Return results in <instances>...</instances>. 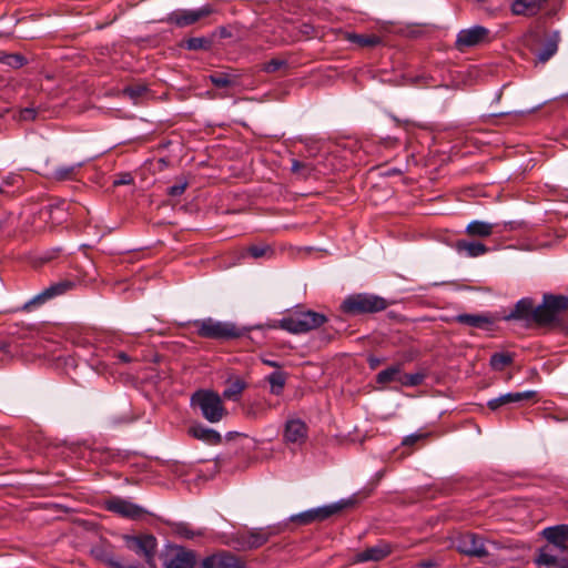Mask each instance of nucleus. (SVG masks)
Listing matches in <instances>:
<instances>
[{
    "mask_svg": "<svg viewBox=\"0 0 568 568\" xmlns=\"http://www.w3.org/2000/svg\"><path fill=\"white\" fill-rule=\"evenodd\" d=\"M59 247L48 248L38 254V264H45L57 258L60 254Z\"/></svg>",
    "mask_w": 568,
    "mask_h": 568,
    "instance_id": "a19ab883",
    "label": "nucleus"
},
{
    "mask_svg": "<svg viewBox=\"0 0 568 568\" xmlns=\"http://www.w3.org/2000/svg\"><path fill=\"white\" fill-rule=\"evenodd\" d=\"M276 534L272 528H255L237 532L233 537L234 547L237 550H251L263 546L271 536Z\"/></svg>",
    "mask_w": 568,
    "mask_h": 568,
    "instance_id": "0eeeda50",
    "label": "nucleus"
},
{
    "mask_svg": "<svg viewBox=\"0 0 568 568\" xmlns=\"http://www.w3.org/2000/svg\"><path fill=\"white\" fill-rule=\"evenodd\" d=\"M196 327V333L200 337L211 339H232L237 338L244 334L235 324L231 322H221L206 317L193 322Z\"/></svg>",
    "mask_w": 568,
    "mask_h": 568,
    "instance_id": "39448f33",
    "label": "nucleus"
},
{
    "mask_svg": "<svg viewBox=\"0 0 568 568\" xmlns=\"http://www.w3.org/2000/svg\"><path fill=\"white\" fill-rule=\"evenodd\" d=\"M536 396L535 390L514 392L499 395L498 397L491 398L487 402V406L491 410H497L501 406L510 405L514 403L525 402Z\"/></svg>",
    "mask_w": 568,
    "mask_h": 568,
    "instance_id": "a211bd4d",
    "label": "nucleus"
},
{
    "mask_svg": "<svg viewBox=\"0 0 568 568\" xmlns=\"http://www.w3.org/2000/svg\"><path fill=\"white\" fill-rule=\"evenodd\" d=\"M291 170L293 173L298 174L301 178L307 179L311 175L313 168L308 163L293 160Z\"/></svg>",
    "mask_w": 568,
    "mask_h": 568,
    "instance_id": "58836bf2",
    "label": "nucleus"
},
{
    "mask_svg": "<svg viewBox=\"0 0 568 568\" xmlns=\"http://www.w3.org/2000/svg\"><path fill=\"white\" fill-rule=\"evenodd\" d=\"M547 0H515L511 4V11L517 16L531 17L539 12Z\"/></svg>",
    "mask_w": 568,
    "mask_h": 568,
    "instance_id": "393cba45",
    "label": "nucleus"
},
{
    "mask_svg": "<svg viewBox=\"0 0 568 568\" xmlns=\"http://www.w3.org/2000/svg\"><path fill=\"white\" fill-rule=\"evenodd\" d=\"M490 31L483 26H473L463 29L457 33L455 47L464 51L467 48L480 45L489 42Z\"/></svg>",
    "mask_w": 568,
    "mask_h": 568,
    "instance_id": "f8f14e48",
    "label": "nucleus"
},
{
    "mask_svg": "<svg viewBox=\"0 0 568 568\" xmlns=\"http://www.w3.org/2000/svg\"><path fill=\"white\" fill-rule=\"evenodd\" d=\"M0 63L13 69L21 68L26 63V58L16 53H0Z\"/></svg>",
    "mask_w": 568,
    "mask_h": 568,
    "instance_id": "e433bc0d",
    "label": "nucleus"
},
{
    "mask_svg": "<svg viewBox=\"0 0 568 568\" xmlns=\"http://www.w3.org/2000/svg\"><path fill=\"white\" fill-rule=\"evenodd\" d=\"M266 381L270 383V392L273 395H281L286 383V373L274 371L267 375Z\"/></svg>",
    "mask_w": 568,
    "mask_h": 568,
    "instance_id": "c85d7f7f",
    "label": "nucleus"
},
{
    "mask_svg": "<svg viewBox=\"0 0 568 568\" xmlns=\"http://www.w3.org/2000/svg\"><path fill=\"white\" fill-rule=\"evenodd\" d=\"M20 118L22 120H34L36 119V110L33 108H26L21 111Z\"/></svg>",
    "mask_w": 568,
    "mask_h": 568,
    "instance_id": "3c124183",
    "label": "nucleus"
},
{
    "mask_svg": "<svg viewBox=\"0 0 568 568\" xmlns=\"http://www.w3.org/2000/svg\"><path fill=\"white\" fill-rule=\"evenodd\" d=\"M75 287V282L71 280H60L40 293H38V305L44 304L51 300L62 296Z\"/></svg>",
    "mask_w": 568,
    "mask_h": 568,
    "instance_id": "f3484780",
    "label": "nucleus"
},
{
    "mask_svg": "<svg viewBox=\"0 0 568 568\" xmlns=\"http://www.w3.org/2000/svg\"><path fill=\"white\" fill-rule=\"evenodd\" d=\"M145 91L146 88L144 85L128 87L124 89V94L135 100L140 98Z\"/></svg>",
    "mask_w": 568,
    "mask_h": 568,
    "instance_id": "a18cd8bd",
    "label": "nucleus"
},
{
    "mask_svg": "<svg viewBox=\"0 0 568 568\" xmlns=\"http://www.w3.org/2000/svg\"><path fill=\"white\" fill-rule=\"evenodd\" d=\"M400 373H402L400 365H398V364L397 365H392V366L381 371L376 375V382L378 384H387V383H390V382H399Z\"/></svg>",
    "mask_w": 568,
    "mask_h": 568,
    "instance_id": "c756f323",
    "label": "nucleus"
},
{
    "mask_svg": "<svg viewBox=\"0 0 568 568\" xmlns=\"http://www.w3.org/2000/svg\"><path fill=\"white\" fill-rule=\"evenodd\" d=\"M538 313L539 305L535 307L532 298L524 297L516 303L514 310L506 316V320H519L527 323L540 324Z\"/></svg>",
    "mask_w": 568,
    "mask_h": 568,
    "instance_id": "4468645a",
    "label": "nucleus"
},
{
    "mask_svg": "<svg viewBox=\"0 0 568 568\" xmlns=\"http://www.w3.org/2000/svg\"><path fill=\"white\" fill-rule=\"evenodd\" d=\"M558 568H568V552L559 555Z\"/></svg>",
    "mask_w": 568,
    "mask_h": 568,
    "instance_id": "864d4df0",
    "label": "nucleus"
},
{
    "mask_svg": "<svg viewBox=\"0 0 568 568\" xmlns=\"http://www.w3.org/2000/svg\"><path fill=\"white\" fill-rule=\"evenodd\" d=\"M186 187H187V181L180 180L179 182H176L175 184L171 185L168 189V194L173 197L180 196L184 193Z\"/></svg>",
    "mask_w": 568,
    "mask_h": 568,
    "instance_id": "c03bdc74",
    "label": "nucleus"
},
{
    "mask_svg": "<svg viewBox=\"0 0 568 568\" xmlns=\"http://www.w3.org/2000/svg\"><path fill=\"white\" fill-rule=\"evenodd\" d=\"M542 536L556 548L564 550L568 541V524L547 527L542 530Z\"/></svg>",
    "mask_w": 568,
    "mask_h": 568,
    "instance_id": "412c9836",
    "label": "nucleus"
},
{
    "mask_svg": "<svg viewBox=\"0 0 568 568\" xmlns=\"http://www.w3.org/2000/svg\"><path fill=\"white\" fill-rule=\"evenodd\" d=\"M244 388H245V383L237 379L234 383H232L226 389H224L223 396L225 398L231 399V398L240 395Z\"/></svg>",
    "mask_w": 568,
    "mask_h": 568,
    "instance_id": "ea45409f",
    "label": "nucleus"
},
{
    "mask_svg": "<svg viewBox=\"0 0 568 568\" xmlns=\"http://www.w3.org/2000/svg\"><path fill=\"white\" fill-rule=\"evenodd\" d=\"M416 566L418 568H437L439 567V562L435 559H425L419 561Z\"/></svg>",
    "mask_w": 568,
    "mask_h": 568,
    "instance_id": "09e8293b",
    "label": "nucleus"
},
{
    "mask_svg": "<svg viewBox=\"0 0 568 568\" xmlns=\"http://www.w3.org/2000/svg\"><path fill=\"white\" fill-rule=\"evenodd\" d=\"M559 555L551 554L548 550H541L536 558V564L547 568H558Z\"/></svg>",
    "mask_w": 568,
    "mask_h": 568,
    "instance_id": "c9c22d12",
    "label": "nucleus"
},
{
    "mask_svg": "<svg viewBox=\"0 0 568 568\" xmlns=\"http://www.w3.org/2000/svg\"><path fill=\"white\" fill-rule=\"evenodd\" d=\"M105 505L108 510L130 519H138L145 514L139 505L120 497L109 499Z\"/></svg>",
    "mask_w": 568,
    "mask_h": 568,
    "instance_id": "2eb2a0df",
    "label": "nucleus"
},
{
    "mask_svg": "<svg viewBox=\"0 0 568 568\" xmlns=\"http://www.w3.org/2000/svg\"><path fill=\"white\" fill-rule=\"evenodd\" d=\"M212 84L216 88L224 89L235 84V77L226 72H216L209 77Z\"/></svg>",
    "mask_w": 568,
    "mask_h": 568,
    "instance_id": "72a5a7b5",
    "label": "nucleus"
},
{
    "mask_svg": "<svg viewBox=\"0 0 568 568\" xmlns=\"http://www.w3.org/2000/svg\"><path fill=\"white\" fill-rule=\"evenodd\" d=\"M457 253L464 254L466 257H478L488 252V247L480 242L458 240L455 243Z\"/></svg>",
    "mask_w": 568,
    "mask_h": 568,
    "instance_id": "a878e982",
    "label": "nucleus"
},
{
    "mask_svg": "<svg viewBox=\"0 0 568 568\" xmlns=\"http://www.w3.org/2000/svg\"><path fill=\"white\" fill-rule=\"evenodd\" d=\"M348 40L353 43L358 44L363 48H373L381 43V39L377 36H365V34H357L352 33L348 36Z\"/></svg>",
    "mask_w": 568,
    "mask_h": 568,
    "instance_id": "473e14b6",
    "label": "nucleus"
},
{
    "mask_svg": "<svg viewBox=\"0 0 568 568\" xmlns=\"http://www.w3.org/2000/svg\"><path fill=\"white\" fill-rule=\"evenodd\" d=\"M268 252L272 253L270 246L267 245H252L247 247V253L253 258H260L265 256Z\"/></svg>",
    "mask_w": 568,
    "mask_h": 568,
    "instance_id": "37998d69",
    "label": "nucleus"
},
{
    "mask_svg": "<svg viewBox=\"0 0 568 568\" xmlns=\"http://www.w3.org/2000/svg\"><path fill=\"white\" fill-rule=\"evenodd\" d=\"M33 303H36V298H32V300L29 302V304H33Z\"/></svg>",
    "mask_w": 568,
    "mask_h": 568,
    "instance_id": "680f3d73",
    "label": "nucleus"
},
{
    "mask_svg": "<svg viewBox=\"0 0 568 568\" xmlns=\"http://www.w3.org/2000/svg\"><path fill=\"white\" fill-rule=\"evenodd\" d=\"M352 499H341L334 504L311 508L300 514L291 516V521L300 525H310L315 521H323L333 515L339 513L344 508L352 506Z\"/></svg>",
    "mask_w": 568,
    "mask_h": 568,
    "instance_id": "423d86ee",
    "label": "nucleus"
},
{
    "mask_svg": "<svg viewBox=\"0 0 568 568\" xmlns=\"http://www.w3.org/2000/svg\"><path fill=\"white\" fill-rule=\"evenodd\" d=\"M196 554L179 547L176 554L165 564V568H194Z\"/></svg>",
    "mask_w": 568,
    "mask_h": 568,
    "instance_id": "4be33fe9",
    "label": "nucleus"
},
{
    "mask_svg": "<svg viewBox=\"0 0 568 568\" xmlns=\"http://www.w3.org/2000/svg\"><path fill=\"white\" fill-rule=\"evenodd\" d=\"M286 65H287L286 60L274 58L263 65V71H265L267 73H274V72L281 70L282 68H285Z\"/></svg>",
    "mask_w": 568,
    "mask_h": 568,
    "instance_id": "79ce46f5",
    "label": "nucleus"
},
{
    "mask_svg": "<svg viewBox=\"0 0 568 568\" xmlns=\"http://www.w3.org/2000/svg\"><path fill=\"white\" fill-rule=\"evenodd\" d=\"M19 181H20V178L18 175H10V176H7L6 179H3L1 181V184L3 185V187H6V186L17 184Z\"/></svg>",
    "mask_w": 568,
    "mask_h": 568,
    "instance_id": "603ef678",
    "label": "nucleus"
},
{
    "mask_svg": "<svg viewBox=\"0 0 568 568\" xmlns=\"http://www.w3.org/2000/svg\"><path fill=\"white\" fill-rule=\"evenodd\" d=\"M132 182H133V179H132L131 174L125 173L120 179L114 180L113 185L114 186H118V185H129Z\"/></svg>",
    "mask_w": 568,
    "mask_h": 568,
    "instance_id": "de8ad7c7",
    "label": "nucleus"
},
{
    "mask_svg": "<svg viewBox=\"0 0 568 568\" xmlns=\"http://www.w3.org/2000/svg\"><path fill=\"white\" fill-rule=\"evenodd\" d=\"M263 364L270 366V367H275V368H281V364L276 361H272V359H262Z\"/></svg>",
    "mask_w": 568,
    "mask_h": 568,
    "instance_id": "6e6d98bb",
    "label": "nucleus"
},
{
    "mask_svg": "<svg viewBox=\"0 0 568 568\" xmlns=\"http://www.w3.org/2000/svg\"><path fill=\"white\" fill-rule=\"evenodd\" d=\"M115 357H116L120 362H122V363H129V362H131L130 356H129L126 353H124V352H118V353L115 354Z\"/></svg>",
    "mask_w": 568,
    "mask_h": 568,
    "instance_id": "5fc2aeb1",
    "label": "nucleus"
},
{
    "mask_svg": "<svg viewBox=\"0 0 568 568\" xmlns=\"http://www.w3.org/2000/svg\"><path fill=\"white\" fill-rule=\"evenodd\" d=\"M326 322L327 317L323 313L298 307L283 316L278 325L288 333L304 334L321 327Z\"/></svg>",
    "mask_w": 568,
    "mask_h": 568,
    "instance_id": "f257e3e1",
    "label": "nucleus"
},
{
    "mask_svg": "<svg viewBox=\"0 0 568 568\" xmlns=\"http://www.w3.org/2000/svg\"><path fill=\"white\" fill-rule=\"evenodd\" d=\"M212 13V8L210 6H203L196 10H175L171 12L166 18L165 21L168 23L174 24L179 28H184L191 24H194L200 19L209 16Z\"/></svg>",
    "mask_w": 568,
    "mask_h": 568,
    "instance_id": "ddd939ff",
    "label": "nucleus"
},
{
    "mask_svg": "<svg viewBox=\"0 0 568 568\" xmlns=\"http://www.w3.org/2000/svg\"><path fill=\"white\" fill-rule=\"evenodd\" d=\"M392 549L390 546L385 542L381 541L377 545L369 547L355 556L356 562H366V561H379L387 557L390 554Z\"/></svg>",
    "mask_w": 568,
    "mask_h": 568,
    "instance_id": "aec40b11",
    "label": "nucleus"
},
{
    "mask_svg": "<svg viewBox=\"0 0 568 568\" xmlns=\"http://www.w3.org/2000/svg\"><path fill=\"white\" fill-rule=\"evenodd\" d=\"M568 310V296L545 294L542 304L539 305L540 325L555 322L558 315Z\"/></svg>",
    "mask_w": 568,
    "mask_h": 568,
    "instance_id": "6e6552de",
    "label": "nucleus"
},
{
    "mask_svg": "<svg viewBox=\"0 0 568 568\" xmlns=\"http://www.w3.org/2000/svg\"><path fill=\"white\" fill-rule=\"evenodd\" d=\"M173 531L179 537L185 538V539H193L195 537L204 535L203 530H201V529L200 530H193L190 527V525L186 524V523H178V524H175L174 527H173Z\"/></svg>",
    "mask_w": 568,
    "mask_h": 568,
    "instance_id": "f704fd0d",
    "label": "nucleus"
},
{
    "mask_svg": "<svg viewBox=\"0 0 568 568\" xmlns=\"http://www.w3.org/2000/svg\"><path fill=\"white\" fill-rule=\"evenodd\" d=\"M308 438V426L298 417H290L284 424L283 442L293 447H301Z\"/></svg>",
    "mask_w": 568,
    "mask_h": 568,
    "instance_id": "9b49d317",
    "label": "nucleus"
},
{
    "mask_svg": "<svg viewBox=\"0 0 568 568\" xmlns=\"http://www.w3.org/2000/svg\"><path fill=\"white\" fill-rule=\"evenodd\" d=\"M94 559L105 564L111 568H122V562L118 560L113 552L104 545H95L90 550Z\"/></svg>",
    "mask_w": 568,
    "mask_h": 568,
    "instance_id": "bb28decb",
    "label": "nucleus"
},
{
    "mask_svg": "<svg viewBox=\"0 0 568 568\" xmlns=\"http://www.w3.org/2000/svg\"><path fill=\"white\" fill-rule=\"evenodd\" d=\"M189 434L192 437L211 445H219L222 443V436L219 432L201 424L190 427Z\"/></svg>",
    "mask_w": 568,
    "mask_h": 568,
    "instance_id": "b1692460",
    "label": "nucleus"
},
{
    "mask_svg": "<svg viewBox=\"0 0 568 568\" xmlns=\"http://www.w3.org/2000/svg\"><path fill=\"white\" fill-rule=\"evenodd\" d=\"M84 162L73 164L52 165L49 160L45 161L42 171L38 172L41 176L53 182L77 180L80 169Z\"/></svg>",
    "mask_w": 568,
    "mask_h": 568,
    "instance_id": "9d476101",
    "label": "nucleus"
},
{
    "mask_svg": "<svg viewBox=\"0 0 568 568\" xmlns=\"http://www.w3.org/2000/svg\"><path fill=\"white\" fill-rule=\"evenodd\" d=\"M514 361V356L510 353H494L490 356L489 364L495 371H503L506 366L510 365Z\"/></svg>",
    "mask_w": 568,
    "mask_h": 568,
    "instance_id": "2f4dec72",
    "label": "nucleus"
},
{
    "mask_svg": "<svg viewBox=\"0 0 568 568\" xmlns=\"http://www.w3.org/2000/svg\"><path fill=\"white\" fill-rule=\"evenodd\" d=\"M388 306L385 298L369 293H357L348 295L342 303L341 308L349 315L373 314L386 310Z\"/></svg>",
    "mask_w": 568,
    "mask_h": 568,
    "instance_id": "20e7f679",
    "label": "nucleus"
},
{
    "mask_svg": "<svg viewBox=\"0 0 568 568\" xmlns=\"http://www.w3.org/2000/svg\"><path fill=\"white\" fill-rule=\"evenodd\" d=\"M379 363V361L377 358H371L369 359V364H371V367H375L377 364Z\"/></svg>",
    "mask_w": 568,
    "mask_h": 568,
    "instance_id": "4d7b16f0",
    "label": "nucleus"
},
{
    "mask_svg": "<svg viewBox=\"0 0 568 568\" xmlns=\"http://www.w3.org/2000/svg\"><path fill=\"white\" fill-rule=\"evenodd\" d=\"M425 379V374L424 373H412V374H402L400 373V377H399V383L403 385V386H408V387H413V386H418L420 385Z\"/></svg>",
    "mask_w": 568,
    "mask_h": 568,
    "instance_id": "4c0bfd02",
    "label": "nucleus"
},
{
    "mask_svg": "<svg viewBox=\"0 0 568 568\" xmlns=\"http://www.w3.org/2000/svg\"><path fill=\"white\" fill-rule=\"evenodd\" d=\"M526 39H537V34L529 33V34L526 36Z\"/></svg>",
    "mask_w": 568,
    "mask_h": 568,
    "instance_id": "13d9d810",
    "label": "nucleus"
},
{
    "mask_svg": "<svg viewBox=\"0 0 568 568\" xmlns=\"http://www.w3.org/2000/svg\"><path fill=\"white\" fill-rule=\"evenodd\" d=\"M20 355L28 362L34 361L33 346L31 341L27 344H21Z\"/></svg>",
    "mask_w": 568,
    "mask_h": 568,
    "instance_id": "49530a36",
    "label": "nucleus"
},
{
    "mask_svg": "<svg viewBox=\"0 0 568 568\" xmlns=\"http://www.w3.org/2000/svg\"><path fill=\"white\" fill-rule=\"evenodd\" d=\"M190 404L197 408L210 423L221 422L227 414L221 396L211 389H199L191 396Z\"/></svg>",
    "mask_w": 568,
    "mask_h": 568,
    "instance_id": "f03ea898",
    "label": "nucleus"
},
{
    "mask_svg": "<svg viewBox=\"0 0 568 568\" xmlns=\"http://www.w3.org/2000/svg\"><path fill=\"white\" fill-rule=\"evenodd\" d=\"M6 226V221L4 220H0V231H2Z\"/></svg>",
    "mask_w": 568,
    "mask_h": 568,
    "instance_id": "bf43d9fd",
    "label": "nucleus"
},
{
    "mask_svg": "<svg viewBox=\"0 0 568 568\" xmlns=\"http://www.w3.org/2000/svg\"><path fill=\"white\" fill-rule=\"evenodd\" d=\"M495 226L494 223L474 220L466 226V233L474 237H488L494 233Z\"/></svg>",
    "mask_w": 568,
    "mask_h": 568,
    "instance_id": "cd10ccee",
    "label": "nucleus"
},
{
    "mask_svg": "<svg viewBox=\"0 0 568 568\" xmlns=\"http://www.w3.org/2000/svg\"><path fill=\"white\" fill-rule=\"evenodd\" d=\"M456 549L466 556L484 559L503 548L496 540L485 539L474 532L460 534L454 541Z\"/></svg>",
    "mask_w": 568,
    "mask_h": 568,
    "instance_id": "7ed1b4c3",
    "label": "nucleus"
},
{
    "mask_svg": "<svg viewBox=\"0 0 568 568\" xmlns=\"http://www.w3.org/2000/svg\"><path fill=\"white\" fill-rule=\"evenodd\" d=\"M559 41V32L554 31L546 38V40L542 42V47L538 51H534L531 48V52H534L536 55V62L544 64L549 61L557 53Z\"/></svg>",
    "mask_w": 568,
    "mask_h": 568,
    "instance_id": "6ab92c4d",
    "label": "nucleus"
},
{
    "mask_svg": "<svg viewBox=\"0 0 568 568\" xmlns=\"http://www.w3.org/2000/svg\"><path fill=\"white\" fill-rule=\"evenodd\" d=\"M4 192H6V191H4V187H3V185L0 183V193H4Z\"/></svg>",
    "mask_w": 568,
    "mask_h": 568,
    "instance_id": "052dcab7",
    "label": "nucleus"
},
{
    "mask_svg": "<svg viewBox=\"0 0 568 568\" xmlns=\"http://www.w3.org/2000/svg\"><path fill=\"white\" fill-rule=\"evenodd\" d=\"M126 545L135 554L144 557L150 568L155 567V552L158 547L156 538L152 535L126 536Z\"/></svg>",
    "mask_w": 568,
    "mask_h": 568,
    "instance_id": "1a4fd4ad",
    "label": "nucleus"
},
{
    "mask_svg": "<svg viewBox=\"0 0 568 568\" xmlns=\"http://www.w3.org/2000/svg\"><path fill=\"white\" fill-rule=\"evenodd\" d=\"M455 322L474 328L488 329L493 325V318L486 314H458Z\"/></svg>",
    "mask_w": 568,
    "mask_h": 568,
    "instance_id": "5701e85b",
    "label": "nucleus"
},
{
    "mask_svg": "<svg viewBox=\"0 0 568 568\" xmlns=\"http://www.w3.org/2000/svg\"><path fill=\"white\" fill-rule=\"evenodd\" d=\"M422 437L423 435L420 434H410L403 439L402 444L405 446H410L418 442Z\"/></svg>",
    "mask_w": 568,
    "mask_h": 568,
    "instance_id": "8fccbe9b",
    "label": "nucleus"
},
{
    "mask_svg": "<svg viewBox=\"0 0 568 568\" xmlns=\"http://www.w3.org/2000/svg\"><path fill=\"white\" fill-rule=\"evenodd\" d=\"M203 568H244L239 557L229 551H219L202 560Z\"/></svg>",
    "mask_w": 568,
    "mask_h": 568,
    "instance_id": "dca6fc26",
    "label": "nucleus"
},
{
    "mask_svg": "<svg viewBox=\"0 0 568 568\" xmlns=\"http://www.w3.org/2000/svg\"><path fill=\"white\" fill-rule=\"evenodd\" d=\"M183 47L191 51L210 50L212 47V40L206 37L189 38L184 41Z\"/></svg>",
    "mask_w": 568,
    "mask_h": 568,
    "instance_id": "7c9ffc66",
    "label": "nucleus"
}]
</instances>
